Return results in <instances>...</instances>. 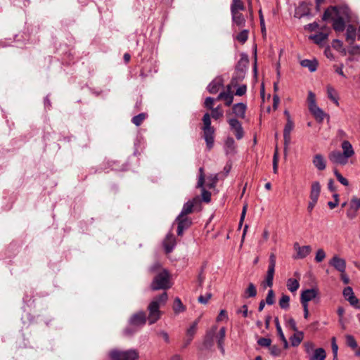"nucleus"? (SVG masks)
I'll use <instances>...</instances> for the list:
<instances>
[{"mask_svg": "<svg viewBox=\"0 0 360 360\" xmlns=\"http://www.w3.org/2000/svg\"><path fill=\"white\" fill-rule=\"evenodd\" d=\"M350 18V10L347 6H330L323 15V20H333V28L336 32H342L345 29V21Z\"/></svg>", "mask_w": 360, "mask_h": 360, "instance_id": "f257e3e1", "label": "nucleus"}, {"mask_svg": "<svg viewBox=\"0 0 360 360\" xmlns=\"http://www.w3.org/2000/svg\"><path fill=\"white\" fill-rule=\"evenodd\" d=\"M211 115L205 113L202 117L203 127L202 128L203 131V137L206 142L207 147L211 149L214 145V129L211 126L210 116L214 120H218L223 117L224 112L220 105L211 109Z\"/></svg>", "mask_w": 360, "mask_h": 360, "instance_id": "f03ea898", "label": "nucleus"}, {"mask_svg": "<svg viewBox=\"0 0 360 360\" xmlns=\"http://www.w3.org/2000/svg\"><path fill=\"white\" fill-rule=\"evenodd\" d=\"M168 300L167 293L164 292L159 296L153 299L148 306V320L149 324L156 323L161 317V311L160 308L164 306Z\"/></svg>", "mask_w": 360, "mask_h": 360, "instance_id": "7ed1b4c3", "label": "nucleus"}, {"mask_svg": "<svg viewBox=\"0 0 360 360\" xmlns=\"http://www.w3.org/2000/svg\"><path fill=\"white\" fill-rule=\"evenodd\" d=\"M170 286L169 274L165 269H162L154 277L150 285L153 290H165L169 288Z\"/></svg>", "mask_w": 360, "mask_h": 360, "instance_id": "20e7f679", "label": "nucleus"}, {"mask_svg": "<svg viewBox=\"0 0 360 360\" xmlns=\"http://www.w3.org/2000/svg\"><path fill=\"white\" fill-rule=\"evenodd\" d=\"M111 360H136L139 355L136 349H131L125 351L112 349L109 352Z\"/></svg>", "mask_w": 360, "mask_h": 360, "instance_id": "39448f33", "label": "nucleus"}, {"mask_svg": "<svg viewBox=\"0 0 360 360\" xmlns=\"http://www.w3.org/2000/svg\"><path fill=\"white\" fill-rule=\"evenodd\" d=\"M276 266V255L271 253L269 256L268 270L265 278L267 286L272 287Z\"/></svg>", "mask_w": 360, "mask_h": 360, "instance_id": "423d86ee", "label": "nucleus"}, {"mask_svg": "<svg viewBox=\"0 0 360 360\" xmlns=\"http://www.w3.org/2000/svg\"><path fill=\"white\" fill-rule=\"evenodd\" d=\"M147 318L144 311H139L133 314L129 320V323L130 326H134L139 329L143 326L146 322Z\"/></svg>", "mask_w": 360, "mask_h": 360, "instance_id": "0eeeda50", "label": "nucleus"}, {"mask_svg": "<svg viewBox=\"0 0 360 360\" xmlns=\"http://www.w3.org/2000/svg\"><path fill=\"white\" fill-rule=\"evenodd\" d=\"M200 204V199L198 196H195L191 200L186 202L180 212L181 216H187L193 212L194 207L199 206Z\"/></svg>", "mask_w": 360, "mask_h": 360, "instance_id": "6e6552de", "label": "nucleus"}, {"mask_svg": "<svg viewBox=\"0 0 360 360\" xmlns=\"http://www.w3.org/2000/svg\"><path fill=\"white\" fill-rule=\"evenodd\" d=\"M360 208V198L352 197L346 215L348 219H353L357 216V212Z\"/></svg>", "mask_w": 360, "mask_h": 360, "instance_id": "1a4fd4ad", "label": "nucleus"}, {"mask_svg": "<svg viewBox=\"0 0 360 360\" xmlns=\"http://www.w3.org/2000/svg\"><path fill=\"white\" fill-rule=\"evenodd\" d=\"M176 221L178 224V236H182L184 230L188 229L192 224L191 219L188 216H181L180 214L176 217Z\"/></svg>", "mask_w": 360, "mask_h": 360, "instance_id": "9d476101", "label": "nucleus"}, {"mask_svg": "<svg viewBox=\"0 0 360 360\" xmlns=\"http://www.w3.org/2000/svg\"><path fill=\"white\" fill-rule=\"evenodd\" d=\"M228 123L230 125L231 130L233 131L238 140L241 139L244 136V131L240 122L235 118L228 120Z\"/></svg>", "mask_w": 360, "mask_h": 360, "instance_id": "9b49d317", "label": "nucleus"}, {"mask_svg": "<svg viewBox=\"0 0 360 360\" xmlns=\"http://www.w3.org/2000/svg\"><path fill=\"white\" fill-rule=\"evenodd\" d=\"M294 128V123L291 118L288 117L286 124L283 130V139H284V150H288V146L290 143V133Z\"/></svg>", "mask_w": 360, "mask_h": 360, "instance_id": "f8f14e48", "label": "nucleus"}, {"mask_svg": "<svg viewBox=\"0 0 360 360\" xmlns=\"http://www.w3.org/2000/svg\"><path fill=\"white\" fill-rule=\"evenodd\" d=\"M328 159L332 163L340 165H345L348 162V160L345 156L340 151L337 150L329 153Z\"/></svg>", "mask_w": 360, "mask_h": 360, "instance_id": "ddd939ff", "label": "nucleus"}, {"mask_svg": "<svg viewBox=\"0 0 360 360\" xmlns=\"http://www.w3.org/2000/svg\"><path fill=\"white\" fill-rule=\"evenodd\" d=\"M329 264L333 266L337 271L340 273L345 272L346 271V261L345 259L340 257L338 255H334L329 261Z\"/></svg>", "mask_w": 360, "mask_h": 360, "instance_id": "4468645a", "label": "nucleus"}, {"mask_svg": "<svg viewBox=\"0 0 360 360\" xmlns=\"http://www.w3.org/2000/svg\"><path fill=\"white\" fill-rule=\"evenodd\" d=\"M318 290L316 288L307 289L303 290L300 295V302L302 304L307 303L312 300L318 295Z\"/></svg>", "mask_w": 360, "mask_h": 360, "instance_id": "2eb2a0df", "label": "nucleus"}, {"mask_svg": "<svg viewBox=\"0 0 360 360\" xmlns=\"http://www.w3.org/2000/svg\"><path fill=\"white\" fill-rule=\"evenodd\" d=\"M310 14V8L307 3L301 2L299 6L295 8L294 17L297 18H302Z\"/></svg>", "mask_w": 360, "mask_h": 360, "instance_id": "dca6fc26", "label": "nucleus"}, {"mask_svg": "<svg viewBox=\"0 0 360 360\" xmlns=\"http://www.w3.org/2000/svg\"><path fill=\"white\" fill-rule=\"evenodd\" d=\"M236 85V82L235 79L233 78L231 83L227 85L226 91H224V97L223 100L225 101V104L227 106H230L233 101V95L231 91L232 86H235Z\"/></svg>", "mask_w": 360, "mask_h": 360, "instance_id": "f3484780", "label": "nucleus"}, {"mask_svg": "<svg viewBox=\"0 0 360 360\" xmlns=\"http://www.w3.org/2000/svg\"><path fill=\"white\" fill-rule=\"evenodd\" d=\"M176 245V239L172 233H167L164 241L163 246L167 253L171 252Z\"/></svg>", "mask_w": 360, "mask_h": 360, "instance_id": "a211bd4d", "label": "nucleus"}, {"mask_svg": "<svg viewBox=\"0 0 360 360\" xmlns=\"http://www.w3.org/2000/svg\"><path fill=\"white\" fill-rule=\"evenodd\" d=\"M199 319L195 320L186 330V339L184 347L188 346L192 341L198 328Z\"/></svg>", "mask_w": 360, "mask_h": 360, "instance_id": "6ab92c4d", "label": "nucleus"}, {"mask_svg": "<svg viewBox=\"0 0 360 360\" xmlns=\"http://www.w3.org/2000/svg\"><path fill=\"white\" fill-rule=\"evenodd\" d=\"M217 330V326H214L212 328V329L207 332L204 342H203V346L206 349L211 348L214 345V336Z\"/></svg>", "mask_w": 360, "mask_h": 360, "instance_id": "aec40b11", "label": "nucleus"}, {"mask_svg": "<svg viewBox=\"0 0 360 360\" xmlns=\"http://www.w3.org/2000/svg\"><path fill=\"white\" fill-rule=\"evenodd\" d=\"M314 167L319 171H323L326 167V162L321 154H316L312 160Z\"/></svg>", "mask_w": 360, "mask_h": 360, "instance_id": "412c9836", "label": "nucleus"}, {"mask_svg": "<svg viewBox=\"0 0 360 360\" xmlns=\"http://www.w3.org/2000/svg\"><path fill=\"white\" fill-rule=\"evenodd\" d=\"M341 148L342 149V153L347 160L354 155V148L349 141L346 140L343 141L341 143Z\"/></svg>", "mask_w": 360, "mask_h": 360, "instance_id": "4be33fe9", "label": "nucleus"}, {"mask_svg": "<svg viewBox=\"0 0 360 360\" xmlns=\"http://www.w3.org/2000/svg\"><path fill=\"white\" fill-rule=\"evenodd\" d=\"M231 16L233 25H237L238 27H243L245 25V18L240 11L231 13Z\"/></svg>", "mask_w": 360, "mask_h": 360, "instance_id": "5701e85b", "label": "nucleus"}, {"mask_svg": "<svg viewBox=\"0 0 360 360\" xmlns=\"http://www.w3.org/2000/svg\"><path fill=\"white\" fill-rule=\"evenodd\" d=\"M233 112L239 118H244L245 116V111L247 106L243 103H238L233 106Z\"/></svg>", "mask_w": 360, "mask_h": 360, "instance_id": "b1692460", "label": "nucleus"}, {"mask_svg": "<svg viewBox=\"0 0 360 360\" xmlns=\"http://www.w3.org/2000/svg\"><path fill=\"white\" fill-rule=\"evenodd\" d=\"M321 193V185L319 182L314 181L311 184V191H310V200L318 201L319 197Z\"/></svg>", "mask_w": 360, "mask_h": 360, "instance_id": "393cba45", "label": "nucleus"}, {"mask_svg": "<svg viewBox=\"0 0 360 360\" xmlns=\"http://www.w3.org/2000/svg\"><path fill=\"white\" fill-rule=\"evenodd\" d=\"M224 150L226 154H234L236 152V143L232 137H228L224 143Z\"/></svg>", "mask_w": 360, "mask_h": 360, "instance_id": "a878e982", "label": "nucleus"}, {"mask_svg": "<svg viewBox=\"0 0 360 360\" xmlns=\"http://www.w3.org/2000/svg\"><path fill=\"white\" fill-rule=\"evenodd\" d=\"M226 336V328L222 327L220 328L219 333L216 335V340L217 342L218 347L221 350V353H224V341Z\"/></svg>", "mask_w": 360, "mask_h": 360, "instance_id": "bb28decb", "label": "nucleus"}, {"mask_svg": "<svg viewBox=\"0 0 360 360\" xmlns=\"http://www.w3.org/2000/svg\"><path fill=\"white\" fill-rule=\"evenodd\" d=\"M222 80L220 78H216L207 86V90L210 94H216L222 86Z\"/></svg>", "mask_w": 360, "mask_h": 360, "instance_id": "cd10ccee", "label": "nucleus"}, {"mask_svg": "<svg viewBox=\"0 0 360 360\" xmlns=\"http://www.w3.org/2000/svg\"><path fill=\"white\" fill-rule=\"evenodd\" d=\"M309 109L319 122H322L323 120L325 113L319 107L317 106V105L310 106Z\"/></svg>", "mask_w": 360, "mask_h": 360, "instance_id": "c85d7f7f", "label": "nucleus"}, {"mask_svg": "<svg viewBox=\"0 0 360 360\" xmlns=\"http://www.w3.org/2000/svg\"><path fill=\"white\" fill-rule=\"evenodd\" d=\"M300 65L304 68H308L310 72H314L317 69L318 61L316 59H314V60L304 59V60H301Z\"/></svg>", "mask_w": 360, "mask_h": 360, "instance_id": "c756f323", "label": "nucleus"}, {"mask_svg": "<svg viewBox=\"0 0 360 360\" xmlns=\"http://www.w3.org/2000/svg\"><path fill=\"white\" fill-rule=\"evenodd\" d=\"M311 251L310 245H304L298 248L297 255L295 256V259H303L305 258Z\"/></svg>", "mask_w": 360, "mask_h": 360, "instance_id": "7c9ffc66", "label": "nucleus"}, {"mask_svg": "<svg viewBox=\"0 0 360 360\" xmlns=\"http://www.w3.org/2000/svg\"><path fill=\"white\" fill-rule=\"evenodd\" d=\"M326 357V353L324 349L318 348L316 349L313 354L309 356V360H325Z\"/></svg>", "mask_w": 360, "mask_h": 360, "instance_id": "2f4dec72", "label": "nucleus"}, {"mask_svg": "<svg viewBox=\"0 0 360 360\" xmlns=\"http://www.w3.org/2000/svg\"><path fill=\"white\" fill-rule=\"evenodd\" d=\"M328 34L324 32H319L316 34L309 36V39L318 45H321L327 38Z\"/></svg>", "mask_w": 360, "mask_h": 360, "instance_id": "473e14b6", "label": "nucleus"}, {"mask_svg": "<svg viewBox=\"0 0 360 360\" xmlns=\"http://www.w3.org/2000/svg\"><path fill=\"white\" fill-rule=\"evenodd\" d=\"M288 290L291 292H296L300 288V283L297 279L288 278L286 283Z\"/></svg>", "mask_w": 360, "mask_h": 360, "instance_id": "72a5a7b5", "label": "nucleus"}, {"mask_svg": "<svg viewBox=\"0 0 360 360\" xmlns=\"http://www.w3.org/2000/svg\"><path fill=\"white\" fill-rule=\"evenodd\" d=\"M356 36V28L352 25H349L347 27L346 30V39L349 43H353L355 39Z\"/></svg>", "mask_w": 360, "mask_h": 360, "instance_id": "f704fd0d", "label": "nucleus"}, {"mask_svg": "<svg viewBox=\"0 0 360 360\" xmlns=\"http://www.w3.org/2000/svg\"><path fill=\"white\" fill-rule=\"evenodd\" d=\"M304 333L301 331H297L292 336L290 337L291 345L293 347L298 346L302 341Z\"/></svg>", "mask_w": 360, "mask_h": 360, "instance_id": "c9c22d12", "label": "nucleus"}, {"mask_svg": "<svg viewBox=\"0 0 360 360\" xmlns=\"http://www.w3.org/2000/svg\"><path fill=\"white\" fill-rule=\"evenodd\" d=\"M327 94L328 97L332 101H333L336 104V105H339L338 94L333 87H332L331 86H327Z\"/></svg>", "mask_w": 360, "mask_h": 360, "instance_id": "e433bc0d", "label": "nucleus"}, {"mask_svg": "<svg viewBox=\"0 0 360 360\" xmlns=\"http://www.w3.org/2000/svg\"><path fill=\"white\" fill-rule=\"evenodd\" d=\"M257 295V290L255 285L252 283L248 284L247 289L245 290L243 297L245 298L254 297Z\"/></svg>", "mask_w": 360, "mask_h": 360, "instance_id": "4c0bfd02", "label": "nucleus"}, {"mask_svg": "<svg viewBox=\"0 0 360 360\" xmlns=\"http://www.w3.org/2000/svg\"><path fill=\"white\" fill-rule=\"evenodd\" d=\"M186 309L182 302L179 297H176L174 301L173 310L175 314H179L184 311Z\"/></svg>", "mask_w": 360, "mask_h": 360, "instance_id": "58836bf2", "label": "nucleus"}, {"mask_svg": "<svg viewBox=\"0 0 360 360\" xmlns=\"http://www.w3.org/2000/svg\"><path fill=\"white\" fill-rule=\"evenodd\" d=\"M245 9L244 4L241 0H233L231 5V13L234 11H243Z\"/></svg>", "mask_w": 360, "mask_h": 360, "instance_id": "ea45409f", "label": "nucleus"}, {"mask_svg": "<svg viewBox=\"0 0 360 360\" xmlns=\"http://www.w3.org/2000/svg\"><path fill=\"white\" fill-rule=\"evenodd\" d=\"M290 297L287 295H283L279 300V306L283 309H288L290 307Z\"/></svg>", "mask_w": 360, "mask_h": 360, "instance_id": "a19ab883", "label": "nucleus"}, {"mask_svg": "<svg viewBox=\"0 0 360 360\" xmlns=\"http://www.w3.org/2000/svg\"><path fill=\"white\" fill-rule=\"evenodd\" d=\"M147 117V114L145 112L140 113L136 116H134L131 122L133 124H134L136 126L139 127L140 126L143 120Z\"/></svg>", "mask_w": 360, "mask_h": 360, "instance_id": "79ce46f5", "label": "nucleus"}, {"mask_svg": "<svg viewBox=\"0 0 360 360\" xmlns=\"http://www.w3.org/2000/svg\"><path fill=\"white\" fill-rule=\"evenodd\" d=\"M217 181H218V177H217V174L210 175L207 179V183H206L207 187H208L209 188H214L216 186Z\"/></svg>", "mask_w": 360, "mask_h": 360, "instance_id": "37998d69", "label": "nucleus"}, {"mask_svg": "<svg viewBox=\"0 0 360 360\" xmlns=\"http://www.w3.org/2000/svg\"><path fill=\"white\" fill-rule=\"evenodd\" d=\"M346 338V343L347 345L350 347L352 349H356L357 348V342L354 338L351 335H347L345 336Z\"/></svg>", "mask_w": 360, "mask_h": 360, "instance_id": "c03bdc74", "label": "nucleus"}, {"mask_svg": "<svg viewBox=\"0 0 360 360\" xmlns=\"http://www.w3.org/2000/svg\"><path fill=\"white\" fill-rule=\"evenodd\" d=\"M205 174H204V169L202 167H200L199 169V176L198 183L196 185L197 188H202V186L205 184Z\"/></svg>", "mask_w": 360, "mask_h": 360, "instance_id": "a18cd8bd", "label": "nucleus"}, {"mask_svg": "<svg viewBox=\"0 0 360 360\" xmlns=\"http://www.w3.org/2000/svg\"><path fill=\"white\" fill-rule=\"evenodd\" d=\"M267 304L272 305L275 302V295L273 290H269L264 301Z\"/></svg>", "mask_w": 360, "mask_h": 360, "instance_id": "49530a36", "label": "nucleus"}, {"mask_svg": "<svg viewBox=\"0 0 360 360\" xmlns=\"http://www.w3.org/2000/svg\"><path fill=\"white\" fill-rule=\"evenodd\" d=\"M139 330V328L136 327H134V326L128 325L127 327L125 328L124 330V334L126 336H131L134 335L135 333H136Z\"/></svg>", "mask_w": 360, "mask_h": 360, "instance_id": "de8ad7c7", "label": "nucleus"}, {"mask_svg": "<svg viewBox=\"0 0 360 360\" xmlns=\"http://www.w3.org/2000/svg\"><path fill=\"white\" fill-rule=\"evenodd\" d=\"M248 37V31L247 30H244L240 32L236 37V39L238 41L241 43H245Z\"/></svg>", "mask_w": 360, "mask_h": 360, "instance_id": "09e8293b", "label": "nucleus"}, {"mask_svg": "<svg viewBox=\"0 0 360 360\" xmlns=\"http://www.w3.org/2000/svg\"><path fill=\"white\" fill-rule=\"evenodd\" d=\"M201 188L202 191V199L205 202H210L211 200V193L204 188V186H202V188Z\"/></svg>", "mask_w": 360, "mask_h": 360, "instance_id": "8fccbe9b", "label": "nucleus"}, {"mask_svg": "<svg viewBox=\"0 0 360 360\" xmlns=\"http://www.w3.org/2000/svg\"><path fill=\"white\" fill-rule=\"evenodd\" d=\"M275 324H276V328L278 336L280 337L282 342H285V335L283 333L281 326L278 319L277 318L275 319Z\"/></svg>", "mask_w": 360, "mask_h": 360, "instance_id": "3c124183", "label": "nucleus"}, {"mask_svg": "<svg viewBox=\"0 0 360 360\" xmlns=\"http://www.w3.org/2000/svg\"><path fill=\"white\" fill-rule=\"evenodd\" d=\"M257 344L259 345H260L261 347H271V340L269 338H260L257 340Z\"/></svg>", "mask_w": 360, "mask_h": 360, "instance_id": "603ef678", "label": "nucleus"}, {"mask_svg": "<svg viewBox=\"0 0 360 360\" xmlns=\"http://www.w3.org/2000/svg\"><path fill=\"white\" fill-rule=\"evenodd\" d=\"M334 174L337 178V179L344 186H348L349 181L348 180L342 176L340 173L338 172L337 169L334 170Z\"/></svg>", "mask_w": 360, "mask_h": 360, "instance_id": "864d4df0", "label": "nucleus"}, {"mask_svg": "<svg viewBox=\"0 0 360 360\" xmlns=\"http://www.w3.org/2000/svg\"><path fill=\"white\" fill-rule=\"evenodd\" d=\"M342 293L347 300H349L353 295H354L352 288L349 286L345 288Z\"/></svg>", "mask_w": 360, "mask_h": 360, "instance_id": "5fc2aeb1", "label": "nucleus"}, {"mask_svg": "<svg viewBox=\"0 0 360 360\" xmlns=\"http://www.w3.org/2000/svg\"><path fill=\"white\" fill-rule=\"evenodd\" d=\"M326 257V253L323 249H319L316 252L315 260L316 262H321Z\"/></svg>", "mask_w": 360, "mask_h": 360, "instance_id": "6e6d98bb", "label": "nucleus"}, {"mask_svg": "<svg viewBox=\"0 0 360 360\" xmlns=\"http://www.w3.org/2000/svg\"><path fill=\"white\" fill-rule=\"evenodd\" d=\"M211 297L212 294L210 292H208L205 295H200L198 298V300L200 303L206 304Z\"/></svg>", "mask_w": 360, "mask_h": 360, "instance_id": "4d7b16f0", "label": "nucleus"}, {"mask_svg": "<svg viewBox=\"0 0 360 360\" xmlns=\"http://www.w3.org/2000/svg\"><path fill=\"white\" fill-rule=\"evenodd\" d=\"M349 304L356 308V309H360V302H359V300L355 296V295H353L349 300H347Z\"/></svg>", "mask_w": 360, "mask_h": 360, "instance_id": "13d9d810", "label": "nucleus"}, {"mask_svg": "<svg viewBox=\"0 0 360 360\" xmlns=\"http://www.w3.org/2000/svg\"><path fill=\"white\" fill-rule=\"evenodd\" d=\"M304 349L307 354H311L315 350L314 344L312 342H307L304 343Z\"/></svg>", "mask_w": 360, "mask_h": 360, "instance_id": "bf43d9fd", "label": "nucleus"}, {"mask_svg": "<svg viewBox=\"0 0 360 360\" xmlns=\"http://www.w3.org/2000/svg\"><path fill=\"white\" fill-rule=\"evenodd\" d=\"M337 312H338V316L340 317L339 322L342 325V328L345 329V324H344L343 321H342V318H343V316L345 314V309H344L343 307H338Z\"/></svg>", "mask_w": 360, "mask_h": 360, "instance_id": "052dcab7", "label": "nucleus"}, {"mask_svg": "<svg viewBox=\"0 0 360 360\" xmlns=\"http://www.w3.org/2000/svg\"><path fill=\"white\" fill-rule=\"evenodd\" d=\"M308 102H309V108L310 106L316 105V98H315V94L312 93L311 91H309L308 94V98H307Z\"/></svg>", "mask_w": 360, "mask_h": 360, "instance_id": "680f3d73", "label": "nucleus"}, {"mask_svg": "<svg viewBox=\"0 0 360 360\" xmlns=\"http://www.w3.org/2000/svg\"><path fill=\"white\" fill-rule=\"evenodd\" d=\"M246 91H247L246 85H245V84L240 85L237 88L236 91V95L239 96H243L246 93Z\"/></svg>", "mask_w": 360, "mask_h": 360, "instance_id": "e2e57ef3", "label": "nucleus"}, {"mask_svg": "<svg viewBox=\"0 0 360 360\" xmlns=\"http://www.w3.org/2000/svg\"><path fill=\"white\" fill-rule=\"evenodd\" d=\"M287 326L292 328V330L295 332L297 331V328L296 325V322L293 318H290L287 321Z\"/></svg>", "mask_w": 360, "mask_h": 360, "instance_id": "0e129e2a", "label": "nucleus"}, {"mask_svg": "<svg viewBox=\"0 0 360 360\" xmlns=\"http://www.w3.org/2000/svg\"><path fill=\"white\" fill-rule=\"evenodd\" d=\"M270 352L273 356H278L281 354V349L276 345H273L270 347Z\"/></svg>", "mask_w": 360, "mask_h": 360, "instance_id": "69168bd1", "label": "nucleus"}, {"mask_svg": "<svg viewBox=\"0 0 360 360\" xmlns=\"http://www.w3.org/2000/svg\"><path fill=\"white\" fill-rule=\"evenodd\" d=\"M214 98H211V97H207L205 99V107L211 110L213 108V105H214Z\"/></svg>", "mask_w": 360, "mask_h": 360, "instance_id": "338daca9", "label": "nucleus"}, {"mask_svg": "<svg viewBox=\"0 0 360 360\" xmlns=\"http://www.w3.org/2000/svg\"><path fill=\"white\" fill-rule=\"evenodd\" d=\"M237 313H242L244 317H247L248 316V306L246 304L243 305L240 309L237 310Z\"/></svg>", "mask_w": 360, "mask_h": 360, "instance_id": "774afa93", "label": "nucleus"}]
</instances>
